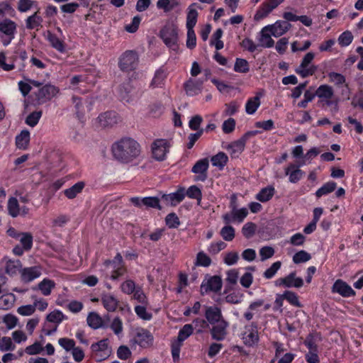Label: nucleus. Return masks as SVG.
<instances>
[{"label": "nucleus", "instance_id": "603ef678", "mask_svg": "<svg viewBox=\"0 0 363 363\" xmlns=\"http://www.w3.org/2000/svg\"><path fill=\"white\" fill-rule=\"evenodd\" d=\"M26 251H28L33 246V235L30 233H22L18 238Z\"/></svg>", "mask_w": 363, "mask_h": 363}, {"label": "nucleus", "instance_id": "49530a36", "mask_svg": "<svg viewBox=\"0 0 363 363\" xmlns=\"http://www.w3.org/2000/svg\"><path fill=\"white\" fill-rule=\"evenodd\" d=\"M220 231V234L223 239L225 241H232L235 236V228L230 224H225Z\"/></svg>", "mask_w": 363, "mask_h": 363}, {"label": "nucleus", "instance_id": "39448f33", "mask_svg": "<svg viewBox=\"0 0 363 363\" xmlns=\"http://www.w3.org/2000/svg\"><path fill=\"white\" fill-rule=\"evenodd\" d=\"M138 62V52L134 50H126L118 59V67L121 71L129 72L137 68Z\"/></svg>", "mask_w": 363, "mask_h": 363}, {"label": "nucleus", "instance_id": "c85d7f7f", "mask_svg": "<svg viewBox=\"0 0 363 363\" xmlns=\"http://www.w3.org/2000/svg\"><path fill=\"white\" fill-rule=\"evenodd\" d=\"M246 137L244 136L240 139L229 144L226 149L229 151L232 157H236L240 155L245 149L246 143Z\"/></svg>", "mask_w": 363, "mask_h": 363}, {"label": "nucleus", "instance_id": "13d9d810", "mask_svg": "<svg viewBox=\"0 0 363 363\" xmlns=\"http://www.w3.org/2000/svg\"><path fill=\"white\" fill-rule=\"evenodd\" d=\"M328 77L330 82L337 86L342 85L346 82L345 76H343L342 74L335 72H331L328 73Z\"/></svg>", "mask_w": 363, "mask_h": 363}, {"label": "nucleus", "instance_id": "5701e85b", "mask_svg": "<svg viewBox=\"0 0 363 363\" xmlns=\"http://www.w3.org/2000/svg\"><path fill=\"white\" fill-rule=\"evenodd\" d=\"M58 89L51 84H46L42 86L36 93L38 99L42 102L50 100L57 95Z\"/></svg>", "mask_w": 363, "mask_h": 363}, {"label": "nucleus", "instance_id": "2eb2a0df", "mask_svg": "<svg viewBox=\"0 0 363 363\" xmlns=\"http://www.w3.org/2000/svg\"><path fill=\"white\" fill-rule=\"evenodd\" d=\"M285 0H269L262 4L255 15V19L258 21L268 16L274 9Z\"/></svg>", "mask_w": 363, "mask_h": 363}, {"label": "nucleus", "instance_id": "37998d69", "mask_svg": "<svg viewBox=\"0 0 363 363\" xmlns=\"http://www.w3.org/2000/svg\"><path fill=\"white\" fill-rule=\"evenodd\" d=\"M211 264V258L203 251L197 253L196 257L194 262L196 267H208Z\"/></svg>", "mask_w": 363, "mask_h": 363}, {"label": "nucleus", "instance_id": "6e6552de", "mask_svg": "<svg viewBox=\"0 0 363 363\" xmlns=\"http://www.w3.org/2000/svg\"><path fill=\"white\" fill-rule=\"evenodd\" d=\"M170 147L169 142L166 139H157L151 146L153 157L158 161L165 160Z\"/></svg>", "mask_w": 363, "mask_h": 363}, {"label": "nucleus", "instance_id": "de8ad7c7", "mask_svg": "<svg viewBox=\"0 0 363 363\" xmlns=\"http://www.w3.org/2000/svg\"><path fill=\"white\" fill-rule=\"evenodd\" d=\"M33 7L38 8V3L33 0H18L17 9L21 13H26Z\"/></svg>", "mask_w": 363, "mask_h": 363}, {"label": "nucleus", "instance_id": "f03ea898", "mask_svg": "<svg viewBox=\"0 0 363 363\" xmlns=\"http://www.w3.org/2000/svg\"><path fill=\"white\" fill-rule=\"evenodd\" d=\"M106 278L109 277L112 280L117 279L125 272L123 266V257L120 253H117L113 260L107 259L103 264L101 269Z\"/></svg>", "mask_w": 363, "mask_h": 363}, {"label": "nucleus", "instance_id": "b1692460", "mask_svg": "<svg viewBox=\"0 0 363 363\" xmlns=\"http://www.w3.org/2000/svg\"><path fill=\"white\" fill-rule=\"evenodd\" d=\"M222 281L218 276H213L206 281L203 282L201 286V292L208 293L210 291L218 292L221 289Z\"/></svg>", "mask_w": 363, "mask_h": 363}, {"label": "nucleus", "instance_id": "1a4fd4ad", "mask_svg": "<svg viewBox=\"0 0 363 363\" xmlns=\"http://www.w3.org/2000/svg\"><path fill=\"white\" fill-rule=\"evenodd\" d=\"M160 36L167 46L173 50L178 48V34L177 29L172 26L164 27L160 31Z\"/></svg>", "mask_w": 363, "mask_h": 363}, {"label": "nucleus", "instance_id": "58836bf2", "mask_svg": "<svg viewBox=\"0 0 363 363\" xmlns=\"http://www.w3.org/2000/svg\"><path fill=\"white\" fill-rule=\"evenodd\" d=\"M85 184L83 182H79L69 189L64 191V194L69 199H74L84 189Z\"/></svg>", "mask_w": 363, "mask_h": 363}, {"label": "nucleus", "instance_id": "7c9ffc66", "mask_svg": "<svg viewBox=\"0 0 363 363\" xmlns=\"http://www.w3.org/2000/svg\"><path fill=\"white\" fill-rule=\"evenodd\" d=\"M101 301L104 307L109 312L115 311L118 305V299L111 294H103Z\"/></svg>", "mask_w": 363, "mask_h": 363}, {"label": "nucleus", "instance_id": "f704fd0d", "mask_svg": "<svg viewBox=\"0 0 363 363\" xmlns=\"http://www.w3.org/2000/svg\"><path fill=\"white\" fill-rule=\"evenodd\" d=\"M86 322L88 325L94 330L104 327L102 318L96 312L89 313Z\"/></svg>", "mask_w": 363, "mask_h": 363}, {"label": "nucleus", "instance_id": "0eeeda50", "mask_svg": "<svg viewBox=\"0 0 363 363\" xmlns=\"http://www.w3.org/2000/svg\"><path fill=\"white\" fill-rule=\"evenodd\" d=\"M230 208V212L222 216L225 224L241 223L248 215V210L246 208H237L234 202H231Z\"/></svg>", "mask_w": 363, "mask_h": 363}, {"label": "nucleus", "instance_id": "a18cd8bd", "mask_svg": "<svg viewBox=\"0 0 363 363\" xmlns=\"http://www.w3.org/2000/svg\"><path fill=\"white\" fill-rule=\"evenodd\" d=\"M336 183L334 182H328L324 184L320 188H319L316 192L315 196L320 198L324 195H327L333 192L336 188Z\"/></svg>", "mask_w": 363, "mask_h": 363}, {"label": "nucleus", "instance_id": "bb28decb", "mask_svg": "<svg viewBox=\"0 0 363 363\" xmlns=\"http://www.w3.org/2000/svg\"><path fill=\"white\" fill-rule=\"evenodd\" d=\"M98 118L103 127L113 126L118 121V114L115 111L105 112L101 114Z\"/></svg>", "mask_w": 363, "mask_h": 363}, {"label": "nucleus", "instance_id": "6e6d98bb", "mask_svg": "<svg viewBox=\"0 0 363 363\" xmlns=\"http://www.w3.org/2000/svg\"><path fill=\"white\" fill-rule=\"evenodd\" d=\"M65 315L59 310H55L47 315V320L50 323L60 324L64 319Z\"/></svg>", "mask_w": 363, "mask_h": 363}, {"label": "nucleus", "instance_id": "f8f14e48", "mask_svg": "<svg viewBox=\"0 0 363 363\" xmlns=\"http://www.w3.org/2000/svg\"><path fill=\"white\" fill-rule=\"evenodd\" d=\"M204 82L205 79H201V78H189L184 84V89L186 94L189 96L199 95L203 90Z\"/></svg>", "mask_w": 363, "mask_h": 363}, {"label": "nucleus", "instance_id": "e433bc0d", "mask_svg": "<svg viewBox=\"0 0 363 363\" xmlns=\"http://www.w3.org/2000/svg\"><path fill=\"white\" fill-rule=\"evenodd\" d=\"M275 193V189L272 186H267L262 189L258 194H257L255 198L261 202H267L269 201Z\"/></svg>", "mask_w": 363, "mask_h": 363}, {"label": "nucleus", "instance_id": "4d7b16f0", "mask_svg": "<svg viewBox=\"0 0 363 363\" xmlns=\"http://www.w3.org/2000/svg\"><path fill=\"white\" fill-rule=\"evenodd\" d=\"M16 348L12 340L9 337H3L0 339V351H13Z\"/></svg>", "mask_w": 363, "mask_h": 363}, {"label": "nucleus", "instance_id": "6ab92c4d", "mask_svg": "<svg viewBox=\"0 0 363 363\" xmlns=\"http://www.w3.org/2000/svg\"><path fill=\"white\" fill-rule=\"evenodd\" d=\"M91 351L99 357L98 360L101 361L109 355L111 352L108 346V340L104 339L91 346Z\"/></svg>", "mask_w": 363, "mask_h": 363}, {"label": "nucleus", "instance_id": "69168bd1", "mask_svg": "<svg viewBox=\"0 0 363 363\" xmlns=\"http://www.w3.org/2000/svg\"><path fill=\"white\" fill-rule=\"evenodd\" d=\"M182 345H183V343L180 342L179 341H177V340H174L172 343L171 352H172L173 361L174 362H179V360L180 359V357H179L180 350H181Z\"/></svg>", "mask_w": 363, "mask_h": 363}, {"label": "nucleus", "instance_id": "412c9836", "mask_svg": "<svg viewBox=\"0 0 363 363\" xmlns=\"http://www.w3.org/2000/svg\"><path fill=\"white\" fill-rule=\"evenodd\" d=\"M277 285H284L286 287L300 288L303 285V280L296 277L294 272L290 273L288 276L277 280Z\"/></svg>", "mask_w": 363, "mask_h": 363}, {"label": "nucleus", "instance_id": "e2e57ef3", "mask_svg": "<svg viewBox=\"0 0 363 363\" xmlns=\"http://www.w3.org/2000/svg\"><path fill=\"white\" fill-rule=\"evenodd\" d=\"M110 328L117 336L121 335L123 329L121 319L118 317L114 318L110 325Z\"/></svg>", "mask_w": 363, "mask_h": 363}, {"label": "nucleus", "instance_id": "473e14b6", "mask_svg": "<svg viewBox=\"0 0 363 363\" xmlns=\"http://www.w3.org/2000/svg\"><path fill=\"white\" fill-rule=\"evenodd\" d=\"M30 142V132L27 130H22L16 137V145L20 150H26Z\"/></svg>", "mask_w": 363, "mask_h": 363}, {"label": "nucleus", "instance_id": "4c0bfd02", "mask_svg": "<svg viewBox=\"0 0 363 363\" xmlns=\"http://www.w3.org/2000/svg\"><path fill=\"white\" fill-rule=\"evenodd\" d=\"M260 97L255 96L250 98L245 104V111L249 115L254 114L260 106Z\"/></svg>", "mask_w": 363, "mask_h": 363}, {"label": "nucleus", "instance_id": "0e129e2a", "mask_svg": "<svg viewBox=\"0 0 363 363\" xmlns=\"http://www.w3.org/2000/svg\"><path fill=\"white\" fill-rule=\"evenodd\" d=\"M281 262L280 261L274 262L272 266L264 272V277L267 279H272L281 268Z\"/></svg>", "mask_w": 363, "mask_h": 363}, {"label": "nucleus", "instance_id": "7ed1b4c3", "mask_svg": "<svg viewBox=\"0 0 363 363\" xmlns=\"http://www.w3.org/2000/svg\"><path fill=\"white\" fill-rule=\"evenodd\" d=\"M17 33V24L10 18L0 21V40L4 47L11 44Z\"/></svg>", "mask_w": 363, "mask_h": 363}, {"label": "nucleus", "instance_id": "79ce46f5", "mask_svg": "<svg viewBox=\"0 0 363 363\" xmlns=\"http://www.w3.org/2000/svg\"><path fill=\"white\" fill-rule=\"evenodd\" d=\"M189 6L188 9V13L186 16V28L194 29V27L196 26L198 18V11L191 7Z\"/></svg>", "mask_w": 363, "mask_h": 363}, {"label": "nucleus", "instance_id": "dca6fc26", "mask_svg": "<svg viewBox=\"0 0 363 363\" xmlns=\"http://www.w3.org/2000/svg\"><path fill=\"white\" fill-rule=\"evenodd\" d=\"M153 336L146 329L138 328L135 335V342L143 348H147L153 343Z\"/></svg>", "mask_w": 363, "mask_h": 363}, {"label": "nucleus", "instance_id": "c756f323", "mask_svg": "<svg viewBox=\"0 0 363 363\" xmlns=\"http://www.w3.org/2000/svg\"><path fill=\"white\" fill-rule=\"evenodd\" d=\"M167 77V73L162 67L156 70L155 75L150 83V86L152 88L162 87L164 85L165 80Z\"/></svg>", "mask_w": 363, "mask_h": 363}, {"label": "nucleus", "instance_id": "4468645a", "mask_svg": "<svg viewBox=\"0 0 363 363\" xmlns=\"http://www.w3.org/2000/svg\"><path fill=\"white\" fill-rule=\"evenodd\" d=\"M291 27V23L284 21H277L274 23L264 27V30H269L271 35L279 38L285 34Z\"/></svg>", "mask_w": 363, "mask_h": 363}, {"label": "nucleus", "instance_id": "ddd939ff", "mask_svg": "<svg viewBox=\"0 0 363 363\" xmlns=\"http://www.w3.org/2000/svg\"><path fill=\"white\" fill-rule=\"evenodd\" d=\"M306 162L301 161L298 164H290L285 168V174L289 176V181L291 183H297L304 176L305 173L300 167L305 165Z\"/></svg>", "mask_w": 363, "mask_h": 363}, {"label": "nucleus", "instance_id": "3c124183", "mask_svg": "<svg viewBox=\"0 0 363 363\" xmlns=\"http://www.w3.org/2000/svg\"><path fill=\"white\" fill-rule=\"evenodd\" d=\"M234 70L240 73H247L250 70L248 62L242 58H237L234 65Z\"/></svg>", "mask_w": 363, "mask_h": 363}, {"label": "nucleus", "instance_id": "2f4dec72", "mask_svg": "<svg viewBox=\"0 0 363 363\" xmlns=\"http://www.w3.org/2000/svg\"><path fill=\"white\" fill-rule=\"evenodd\" d=\"M46 38L54 49L61 53L65 52V44L64 41L59 38L55 34L48 32Z\"/></svg>", "mask_w": 363, "mask_h": 363}, {"label": "nucleus", "instance_id": "f3484780", "mask_svg": "<svg viewBox=\"0 0 363 363\" xmlns=\"http://www.w3.org/2000/svg\"><path fill=\"white\" fill-rule=\"evenodd\" d=\"M228 326L229 323L225 320L213 325L210 331L212 339L216 341L223 340L227 335Z\"/></svg>", "mask_w": 363, "mask_h": 363}, {"label": "nucleus", "instance_id": "4be33fe9", "mask_svg": "<svg viewBox=\"0 0 363 363\" xmlns=\"http://www.w3.org/2000/svg\"><path fill=\"white\" fill-rule=\"evenodd\" d=\"M185 198V189L179 187L176 191L169 194H164L162 199L170 206H175Z\"/></svg>", "mask_w": 363, "mask_h": 363}, {"label": "nucleus", "instance_id": "09e8293b", "mask_svg": "<svg viewBox=\"0 0 363 363\" xmlns=\"http://www.w3.org/2000/svg\"><path fill=\"white\" fill-rule=\"evenodd\" d=\"M193 331L194 328L191 324L184 325L182 328L180 329L176 340L183 343V342L193 333Z\"/></svg>", "mask_w": 363, "mask_h": 363}, {"label": "nucleus", "instance_id": "c9c22d12", "mask_svg": "<svg viewBox=\"0 0 363 363\" xmlns=\"http://www.w3.org/2000/svg\"><path fill=\"white\" fill-rule=\"evenodd\" d=\"M39 10L38 8L37 11L26 18V26L28 29L32 30L42 26L43 18L38 15Z\"/></svg>", "mask_w": 363, "mask_h": 363}, {"label": "nucleus", "instance_id": "aec40b11", "mask_svg": "<svg viewBox=\"0 0 363 363\" xmlns=\"http://www.w3.org/2000/svg\"><path fill=\"white\" fill-rule=\"evenodd\" d=\"M332 292L337 293L343 297H350L355 294L352 287L342 279H337L332 286Z\"/></svg>", "mask_w": 363, "mask_h": 363}, {"label": "nucleus", "instance_id": "a878e982", "mask_svg": "<svg viewBox=\"0 0 363 363\" xmlns=\"http://www.w3.org/2000/svg\"><path fill=\"white\" fill-rule=\"evenodd\" d=\"M4 262L5 271L9 276H14L21 269L22 264L19 259H11L8 257H4Z\"/></svg>", "mask_w": 363, "mask_h": 363}, {"label": "nucleus", "instance_id": "c03bdc74", "mask_svg": "<svg viewBox=\"0 0 363 363\" xmlns=\"http://www.w3.org/2000/svg\"><path fill=\"white\" fill-rule=\"evenodd\" d=\"M264 304V301L262 299L252 302L247 311L244 313V317L246 320L250 321L253 318L254 311H257V308Z\"/></svg>", "mask_w": 363, "mask_h": 363}, {"label": "nucleus", "instance_id": "680f3d73", "mask_svg": "<svg viewBox=\"0 0 363 363\" xmlns=\"http://www.w3.org/2000/svg\"><path fill=\"white\" fill-rule=\"evenodd\" d=\"M41 116V111L32 112L27 116L26 119V123L30 127H35L39 122Z\"/></svg>", "mask_w": 363, "mask_h": 363}, {"label": "nucleus", "instance_id": "ea45409f", "mask_svg": "<svg viewBox=\"0 0 363 363\" xmlns=\"http://www.w3.org/2000/svg\"><path fill=\"white\" fill-rule=\"evenodd\" d=\"M228 161L227 155L223 152H220L211 157V162L213 166L218 167L222 169Z\"/></svg>", "mask_w": 363, "mask_h": 363}, {"label": "nucleus", "instance_id": "f257e3e1", "mask_svg": "<svg viewBox=\"0 0 363 363\" xmlns=\"http://www.w3.org/2000/svg\"><path fill=\"white\" fill-rule=\"evenodd\" d=\"M111 151L116 160L123 164H128L140 157L141 146L135 139L124 137L112 145Z\"/></svg>", "mask_w": 363, "mask_h": 363}, {"label": "nucleus", "instance_id": "9d476101", "mask_svg": "<svg viewBox=\"0 0 363 363\" xmlns=\"http://www.w3.org/2000/svg\"><path fill=\"white\" fill-rule=\"evenodd\" d=\"M43 273V267L40 265L22 268L19 271L21 280L23 283H30L39 278Z\"/></svg>", "mask_w": 363, "mask_h": 363}, {"label": "nucleus", "instance_id": "72a5a7b5", "mask_svg": "<svg viewBox=\"0 0 363 363\" xmlns=\"http://www.w3.org/2000/svg\"><path fill=\"white\" fill-rule=\"evenodd\" d=\"M269 30H264V28L259 33L258 41L259 45L263 48H272L274 45V41L271 37V34L268 33Z\"/></svg>", "mask_w": 363, "mask_h": 363}, {"label": "nucleus", "instance_id": "864d4df0", "mask_svg": "<svg viewBox=\"0 0 363 363\" xmlns=\"http://www.w3.org/2000/svg\"><path fill=\"white\" fill-rule=\"evenodd\" d=\"M177 5L175 0H158L157 6L158 9H163L165 12L170 11Z\"/></svg>", "mask_w": 363, "mask_h": 363}, {"label": "nucleus", "instance_id": "8fccbe9b", "mask_svg": "<svg viewBox=\"0 0 363 363\" xmlns=\"http://www.w3.org/2000/svg\"><path fill=\"white\" fill-rule=\"evenodd\" d=\"M8 211L12 217H16L20 214L18 201L16 198L11 197L8 201Z\"/></svg>", "mask_w": 363, "mask_h": 363}, {"label": "nucleus", "instance_id": "cd10ccee", "mask_svg": "<svg viewBox=\"0 0 363 363\" xmlns=\"http://www.w3.org/2000/svg\"><path fill=\"white\" fill-rule=\"evenodd\" d=\"M55 282L50 279L44 278L40 281L35 287H33V290H39L43 296H50L52 293V289L55 288Z\"/></svg>", "mask_w": 363, "mask_h": 363}, {"label": "nucleus", "instance_id": "052dcab7", "mask_svg": "<svg viewBox=\"0 0 363 363\" xmlns=\"http://www.w3.org/2000/svg\"><path fill=\"white\" fill-rule=\"evenodd\" d=\"M256 225L252 222L246 223L242 228V233L246 238H250L254 235L256 230Z\"/></svg>", "mask_w": 363, "mask_h": 363}, {"label": "nucleus", "instance_id": "a19ab883", "mask_svg": "<svg viewBox=\"0 0 363 363\" xmlns=\"http://www.w3.org/2000/svg\"><path fill=\"white\" fill-rule=\"evenodd\" d=\"M187 196L190 199H196L198 205H200L202 199L201 190L196 185H192L185 190V196Z\"/></svg>", "mask_w": 363, "mask_h": 363}, {"label": "nucleus", "instance_id": "bf43d9fd", "mask_svg": "<svg viewBox=\"0 0 363 363\" xmlns=\"http://www.w3.org/2000/svg\"><path fill=\"white\" fill-rule=\"evenodd\" d=\"M134 310L136 315L144 320H150L152 318V314L147 311L145 306H136Z\"/></svg>", "mask_w": 363, "mask_h": 363}, {"label": "nucleus", "instance_id": "a211bd4d", "mask_svg": "<svg viewBox=\"0 0 363 363\" xmlns=\"http://www.w3.org/2000/svg\"><path fill=\"white\" fill-rule=\"evenodd\" d=\"M209 167L208 159L199 160L192 167V172L196 174L195 181L204 182L207 179V171Z\"/></svg>", "mask_w": 363, "mask_h": 363}, {"label": "nucleus", "instance_id": "20e7f679", "mask_svg": "<svg viewBox=\"0 0 363 363\" xmlns=\"http://www.w3.org/2000/svg\"><path fill=\"white\" fill-rule=\"evenodd\" d=\"M315 54L312 52L306 53L300 65L295 69V72L302 78L313 76L318 70V67L313 63Z\"/></svg>", "mask_w": 363, "mask_h": 363}, {"label": "nucleus", "instance_id": "423d86ee", "mask_svg": "<svg viewBox=\"0 0 363 363\" xmlns=\"http://www.w3.org/2000/svg\"><path fill=\"white\" fill-rule=\"evenodd\" d=\"M315 96L318 97L320 101L327 105L328 106H335V111H337L338 99H334V89L328 84L320 85L315 92Z\"/></svg>", "mask_w": 363, "mask_h": 363}, {"label": "nucleus", "instance_id": "338daca9", "mask_svg": "<svg viewBox=\"0 0 363 363\" xmlns=\"http://www.w3.org/2000/svg\"><path fill=\"white\" fill-rule=\"evenodd\" d=\"M353 40V35L350 31L343 32L338 38V43L342 47L348 46Z\"/></svg>", "mask_w": 363, "mask_h": 363}, {"label": "nucleus", "instance_id": "393cba45", "mask_svg": "<svg viewBox=\"0 0 363 363\" xmlns=\"http://www.w3.org/2000/svg\"><path fill=\"white\" fill-rule=\"evenodd\" d=\"M205 317L211 325H215L225 320L223 317L221 310L217 306L207 307L205 312Z\"/></svg>", "mask_w": 363, "mask_h": 363}, {"label": "nucleus", "instance_id": "5fc2aeb1", "mask_svg": "<svg viewBox=\"0 0 363 363\" xmlns=\"http://www.w3.org/2000/svg\"><path fill=\"white\" fill-rule=\"evenodd\" d=\"M311 259V255L305 250H300L293 256V262L295 264L306 262Z\"/></svg>", "mask_w": 363, "mask_h": 363}, {"label": "nucleus", "instance_id": "9b49d317", "mask_svg": "<svg viewBox=\"0 0 363 363\" xmlns=\"http://www.w3.org/2000/svg\"><path fill=\"white\" fill-rule=\"evenodd\" d=\"M242 339L244 344L248 347H253L258 343L259 335L256 323H252L250 325L245 327Z\"/></svg>", "mask_w": 363, "mask_h": 363}, {"label": "nucleus", "instance_id": "774afa93", "mask_svg": "<svg viewBox=\"0 0 363 363\" xmlns=\"http://www.w3.org/2000/svg\"><path fill=\"white\" fill-rule=\"evenodd\" d=\"M136 289L135 282L130 279L125 280L121 285V291L126 294H133Z\"/></svg>", "mask_w": 363, "mask_h": 363}]
</instances>
